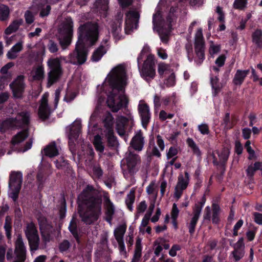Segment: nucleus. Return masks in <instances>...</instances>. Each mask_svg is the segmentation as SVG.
<instances>
[{
	"label": "nucleus",
	"instance_id": "obj_1",
	"mask_svg": "<svg viewBox=\"0 0 262 262\" xmlns=\"http://www.w3.org/2000/svg\"><path fill=\"white\" fill-rule=\"evenodd\" d=\"M102 199L92 185H88L77 198L78 212L81 220L91 225L97 221L102 210Z\"/></svg>",
	"mask_w": 262,
	"mask_h": 262
},
{
	"label": "nucleus",
	"instance_id": "obj_2",
	"mask_svg": "<svg viewBox=\"0 0 262 262\" xmlns=\"http://www.w3.org/2000/svg\"><path fill=\"white\" fill-rule=\"evenodd\" d=\"M125 75L124 67L120 64L114 68L107 77L112 90L107 95L106 103L113 112H117L122 108H126L128 106L127 97L124 95H119L120 92L124 93Z\"/></svg>",
	"mask_w": 262,
	"mask_h": 262
},
{
	"label": "nucleus",
	"instance_id": "obj_3",
	"mask_svg": "<svg viewBox=\"0 0 262 262\" xmlns=\"http://www.w3.org/2000/svg\"><path fill=\"white\" fill-rule=\"evenodd\" d=\"M99 27L97 23L87 21L81 24L77 29L78 40L73 53L79 64L86 60L88 51L86 46L92 47L97 42L99 36Z\"/></svg>",
	"mask_w": 262,
	"mask_h": 262
},
{
	"label": "nucleus",
	"instance_id": "obj_4",
	"mask_svg": "<svg viewBox=\"0 0 262 262\" xmlns=\"http://www.w3.org/2000/svg\"><path fill=\"white\" fill-rule=\"evenodd\" d=\"M149 49L148 47L144 46L137 57L138 67L140 75L148 82L153 79L156 76L155 56L152 54L148 55L144 60L142 67H141V62L145 54L149 52Z\"/></svg>",
	"mask_w": 262,
	"mask_h": 262
},
{
	"label": "nucleus",
	"instance_id": "obj_5",
	"mask_svg": "<svg viewBox=\"0 0 262 262\" xmlns=\"http://www.w3.org/2000/svg\"><path fill=\"white\" fill-rule=\"evenodd\" d=\"M26 248L22 237L19 235L15 244V249L9 248L6 253L8 262H25L26 259Z\"/></svg>",
	"mask_w": 262,
	"mask_h": 262
},
{
	"label": "nucleus",
	"instance_id": "obj_6",
	"mask_svg": "<svg viewBox=\"0 0 262 262\" xmlns=\"http://www.w3.org/2000/svg\"><path fill=\"white\" fill-rule=\"evenodd\" d=\"M47 65L50 71L48 73L47 86L50 88L59 80L62 75L63 71L61 61L58 58L49 59Z\"/></svg>",
	"mask_w": 262,
	"mask_h": 262
},
{
	"label": "nucleus",
	"instance_id": "obj_7",
	"mask_svg": "<svg viewBox=\"0 0 262 262\" xmlns=\"http://www.w3.org/2000/svg\"><path fill=\"white\" fill-rule=\"evenodd\" d=\"M194 50L198 57V59L195 60V62L197 65L200 66L205 58V41L201 28L199 29L195 34Z\"/></svg>",
	"mask_w": 262,
	"mask_h": 262
},
{
	"label": "nucleus",
	"instance_id": "obj_8",
	"mask_svg": "<svg viewBox=\"0 0 262 262\" xmlns=\"http://www.w3.org/2000/svg\"><path fill=\"white\" fill-rule=\"evenodd\" d=\"M165 20L163 18L162 12L160 10H157L152 16V24L154 29H157V32L159 35L160 39L163 43H167L168 41V34L164 31Z\"/></svg>",
	"mask_w": 262,
	"mask_h": 262
},
{
	"label": "nucleus",
	"instance_id": "obj_9",
	"mask_svg": "<svg viewBox=\"0 0 262 262\" xmlns=\"http://www.w3.org/2000/svg\"><path fill=\"white\" fill-rule=\"evenodd\" d=\"M140 18V14L135 10H129L125 13L124 31L129 34L134 29H137Z\"/></svg>",
	"mask_w": 262,
	"mask_h": 262
},
{
	"label": "nucleus",
	"instance_id": "obj_10",
	"mask_svg": "<svg viewBox=\"0 0 262 262\" xmlns=\"http://www.w3.org/2000/svg\"><path fill=\"white\" fill-rule=\"evenodd\" d=\"M124 160L129 174L133 175L138 171V166L141 163V158L139 155L128 150V154Z\"/></svg>",
	"mask_w": 262,
	"mask_h": 262
},
{
	"label": "nucleus",
	"instance_id": "obj_11",
	"mask_svg": "<svg viewBox=\"0 0 262 262\" xmlns=\"http://www.w3.org/2000/svg\"><path fill=\"white\" fill-rule=\"evenodd\" d=\"M10 88L12 92L13 96L15 98H22L24 93L26 84L25 76L19 75L10 84Z\"/></svg>",
	"mask_w": 262,
	"mask_h": 262
},
{
	"label": "nucleus",
	"instance_id": "obj_12",
	"mask_svg": "<svg viewBox=\"0 0 262 262\" xmlns=\"http://www.w3.org/2000/svg\"><path fill=\"white\" fill-rule=\"evenodd\" d=\"M138 111L141 120L142 125L144 128L146 129L151 118L149 105L146 103H140L138 106Z\"/></svg>",
	"mask_w": 262,
	"mask_h": 262
},
{
	"label": "nucleus",
	"instance_id": "obj_13",
	"mask_svg": "<svg viewBox=\"0 0 262 262\" xmlns=\"http://www.w3.org/2000/svg\"><path fill=\"white\" fill-rule=\"evenodd\" d=\"M144 144V137L142 130H140L132 138L130 142V147L135 150L140 152L143 150Z\"/></svg>",
	"mask_w": 262,
	"mask_h": 262
},
{
	"label": "nucleus",
	"instance_id": "obj_14",
	"mask_svg": "<svg viewBox=\"0 0 262 262\" xmlns=\"http://www.w3.org/2000/svg\"><path fill=\"white\" fill-rule=\"evenodd\" d=\"M74 23L71 17H67L60 29L61 35L73 36Z\"/></svg>",
	"mask_w": 262,
	"mask_h": 262
},
{
	"label": "nucleus",
	"instance_id": "obj_15",
	"mask_svg": "<svg viewBox=\"0 0 262 262\" xmlns=\"http://www.w3.org/2000/svg\"><path fill=\"white\" fill-rule=\"evenodd\" d=\"M23 182V173L20 171H12L9 176V187L12 186L21 187Z\"/></svg>",
	"mask_w": 262,
	"mask_h": 262
},
{
	"label": "nucleus",
	"instance_id": "obj_16",
	"mask_svg": "<svg viewBox=\"0 0 262 262\" xmlns=\"http://www.w3.org/2000/svg\"><path fill=\"white\" fill-rule=\"evenodd\" d=\"M48 177L49 174L46 169L42 168L38 169L36 175V183L39 191L43 189Z\"/></svg>",
	"mask_w": 262,
	"mask_h": 262
},
{
	"label": "nucleus",
	"instance_id": "obj_17",
	"mask_svg": "<svg viewBox=\"0 0 262 262\" xmlns=\"http://www.w3.org/2000/svg\"><path fill=\"white\" fill-rule=\"evenodd\" d=\"M244 239L243 237H241L238 241L233 245L234 250L232 251V254L236 261L239 260L243 256L244 253L241 251L242 248L245 247Z\"/></svg>",
	"mask_w": 262,
	"mask_h": 262
},
{
	"label": "nucleus",
	"instance_id": "obj_18",
	"mask_svg": "<svg viewBox=\"0 0 262 262\" xmlns=\"http://www.w3.org/2000/svg\"><path fill=\"white\" fill-rule=\"evenodd\" d=\"M122 19H116L111 25L112 33L116 41L121 39L120 33L122 30Z\"/></svg>",
	"mask_w": 262,
	"mask_h": 262
},
{
	"label": "nucleus",
	"instance_id": "obj_19",
	"mask_svg": "<svg viewBox=\"0 0 262 262\" xmlns=\"http://www.w3.org/2000/svg\"><path fill=\"white\" fill-rule=\"evenodd\" d=\"M41 154L50 158L57 156L59 154V151L55 142H51L47 145L41 150Z\"/></svg>",
	"mask_w": 262,
	"mask_h": 262
},
{
	"label": "nucleus",
	"instance_id": "obj_20",
	"mask_svg": "<svg viewBox=\"0 0 262 262\" xmlns=\"http://www.w3.org/2000/svg\"><path fill=\"white\" fill-rule=\"evenodd\" d=\"M250 70H237L232 80V82L236 86H240L244 82L246 77L249 74Z\"/></svg>",
	"mask_w": 262,
	"mask_h": 262
},
{
	"label": "nucleus",
	"instance_id": "obj_21",
	"mask_svg": "<svg viewBox=\"0 0 262 262\" xmlns=\"http://www.w3.org/2000/svg\"><path fill=\"white\" fill-rule=\"evenodd\" d=\"M14 120L15 123L21 126H28L30 123V114L27 112H21L18 113Z\"/></svg>",
	"mask_w": 262,
	"mask_h": 262
},
{
	"label": "nucleus",
	"instance_id": "obj_22",
	"mask_svg": "<svg viewBox=\"0 0 262 262\" xmlns=\"http://www.w3.org/2000/svg\"><path fill=\"white\" fill-rule=\"evenodd\" d=\"M210 83L213 90L212 95L213 96L215 97L219 94L222 88V85L220 82L218 75L214 76H211Z\"/></svg>",
	"mask_w": 262,
	"mask_h": 262
},
{
	"label": "nucleus",
	"instance_id": "obj_23",
	"mask_svg": "<svg viewBox=\"0 0 262 262\" xmlns=\"http://www.w3.org/2000/svg\"><path fill=\"white\" fill-rule=\"evenodd\" d=\"M37 7L38 11H39V16L41 18L46 17L50 13L51 7L50 5L41 2L37 4Z\"/></svg>",
	"mask_w": 262,
	"mask_h": 262
},
{
	"label": "nucleus",
	"instance_id": "obj_24",
	"mask_svg": "<svg viewBox=\"0 0 262 262\" xmlns=\"http://www.w3.org/2000/svg\"><path fill=\"white\" fill-rule=\"evenodd\" d=\"M24 232L27 238H29L30 237L39 235L37 227L33 222H31L27 224Z\"/></svg>",
	"mask_w": 262,
	"mask_h": 262
},
{
	"label": "nucleus",
	"instance_id": "obj_25",
	"mask_svg": "<svg viewBox=\"0 0 262 262\" xmlns=\"http://www.w3.org/2000/svg\"><path fill=\"white\" fill-rule=\"evenodd\" d=\"M106 53V50L103 45H100L93 53L91 60L94 62L99 61L102 56Z\"/></svg>",
	"mask_w": 262,
	"mask_h": 262
},
{
	"label": "nucleus",
	"instance_id": "obj_26",
	"mask_svg": "<svg viewBox=\"0 0 262 262\" xmlns=\"http://www.w3.org/2000/svg\"><path fill=\"white\" fill-rule=\"evenodd\" d=\"M252 42L259 49L262 48V30L257 29L252 34Z\"/></svg>",
	"mask_w": 262,
	"mask_h": 262
},
{
	"label": "nucleus",
	"instance_id": "obj_27",
	"mask_svg": "<svg viewBox=\"0 0 262 262\" xmlns=\"http://www.w3.org/2000/svg\"><path fill=\"white\" fill-rule=\"evenodd\" d=\"M185 178L182 174H180L178 177V182L176 187L182 189H186L188 186L189 181V174L188 172L185 171Z\"/></svg>",
	"mask_w": 262,
	"mask_h": 262
},
{
	"label": "nucleus",
	"instance_id": "obj_28",
	"mask_svg": "<svg viewBox=\"0 0 262 262\" xmlns=\"http://www.w3.org/2000/svg\"><path fill=\"white\" fill-rule=\"evenodd\" d=\"M81 128L80 122H76L75 125L71 127L69 135L70 140L73 139L77 140L80 134Z\"/></svg>",
	"mask_w": 262,
	"mask_h": 262
},
{
	"label": "nucleus",
	"instance_id": "obj_29",
	"mask_svg": "<svg viewBox=\"0 0 262 262\" xmlns=\"http://www.w3.org/2000/svg\"><path fill=\"white\" fill-rule=\"evenodd\" d=\"M28 133L27 131H20L13 137L11 140V144L14 146L16 145L23 142L28 137Z\"/></svg>",
	"mask_w": 262,
	"mask_h": 262
},
{
	"label": "nucleus",
	"instance_id": "obj_30",
	"mask_svg": "<svg viewBox=\"0 0 262 262\" xmlns=\"http://www.w3.org/2000/svg\"><path fill=\"white\" fill-rule=\"evenodd\" d=\"M68 229L76 239L77 243L79 244L80 243V238L78 234L77 223L73 218L70 221Z\"/></svg>",
	"mask_w": 262,
	"mask_h": 262
},
{
	"label": "nucleus",
	"instance_id": "obj_31",
	"mask_svg": "<svg viewBox=\"0 0 262 262\" xmlns=\"http://www.w3.org/2000/svg\"><path fill=\"white\" fill-rule=\"evenodd\" d=\"M178 7L172 6L170 7L168 15L166 17V20L168 23V27L171 28L172 23L177 17Z\"/></svg>",
	"mask_w": 262,
	"mask_h": 262
},
{
	"label": "nucleus",
	"instance_id": "obj_32",
	"mask_svg": "<svg viewBox=\"0 0 262 262\" xmlns=\"http://www.w3.org/2000/svg\"><path fill=\"white\" fill-rule=\"evenodd\" d=\"M50 108L49 106H42L40 105L38 108V116L42 120L48 119L50 115Z\"/></svg>",
	"mask_w": 262,
	"mask_h": 262
},
{
	"label": "nucleus",
	"instance_id": "obj_33",
	"mask_svg": "<svg viewBox=\"0 0 262 262\" xmlns=\"http://www.w3.org/2000/svg\"><path fill=\"white\" fill-rule=\"evenodd\" d=\"M15 120L14 119H7L0 123V131L5 133L7 130L12 128L14 126Z\"/></svg>",
	"mask_w": 262,
	"mask_h": 262
},
{
	"label": "nucleus",
	"instance_id": "obj_34",
	"mask_svg": "<svg viewBox=\"0 0 262 262\" xmlns=\"http://www.w3.org/2000/svg\"><path fill=\"white\" fill-rule=\"evenodd\" d=\"M27 239L31 251H35L38 249L40 241L39 235L30 237Z\"/></svg>",
	"mask_w": 262,
	"mask_h": 262
},
{
	"label": "nucleus",
	"instance_id": "obj_35",
	"mask_svg": "<svg viewBox=\"0 0 262 262\" xmlns=\"http://www.w3.org/2000/svg\"><path fill=\"white\" fill-rule=\"evenodd\" d=\"M135 200V192L134 190H130L129 193H128L125 199V204L127 206V209L130 211L133 210V204Z\"/></svg>",
	"mask_w": 262,
	"mask_h": 262
},
{
	"label": "nucleus",
	"instance_id": "obj_36",
	"mask_svg": "<svg viewBox=\"0 0 262 262\" xmlns=\"http://www.w3.org/2000/svg\"><path fill=\"white\" fill-rule=\"evenodd\" d=\"M73 36L61 35L59 37V42L62 49H66L71 43Z\"/></svg>",
	"mask_w": 262,
	"mask_h": 262
},
{
	"label": "nucleus",
	"instance_id": "obj_37",
	"mask_svg": "<svg viewBox=\"0 0 262 262\" xmlns=\"http://www.w3.org/2000/svg\"><path fill=\"white\" fill-rule=\"evenodd\" d=\"M125 225H121L117 227L114 231V236L116 241L123 240V236L126 231Z\"/></svg>",
	"mask_w": 262,
	"mask_h": 262
},
{
	"label": "nucleus",
	"instance_id": "obj_38",
	"mask_svg": "<svg viewBox=\"0 0 262 262\" xmlns=\"http://www.w3.org/2000/svg\"><path fill=\"white\" fill-rule=\"evenodd\" d=\"M4 228L6 232V235L8 239H11L12 236V224L9 216H7L5 219Z\"/></svg>",
	"mask_w": 262,
	"mask_h": 262
},
{
	"label": "nucleus",
	"instance_id": "obj_39",
	"mask_svg": "<svg viewBox=\"0 0 262 262\" xmlns=\"http://www.w3.org/2000/svg\"><path fill=\"white\" fill-rule=\"evenodd\" d=\"M93 144L97 151L100 153H102L104 151V146L102 141V138L100 135H97L94 137Z\"/></svg>",
	"mask_w": 262,
	"mask_h": 262
},
{
	"label": "nucleus",
	"instance_id": "obj_40",
	"mask_svg": "<svg viewBox=\"0 0 262 262\" xmlns=\"http://www.w3.org/2000/svg\"><path fill=\"white\" fill-rule=\"evenodd\" d=\"M21 25V22L19 20H14L5 30V33L6 35H10L13 32H16Z\"/></svg>",
	"mask_w": 262,
	"mask_h": 262
},
{
	"label": "nucleus",
	"instance_id": "obj_41",
	"mask_svg": "<svg viewBox=\"0 0 262 262\" xmlns=\"http://www.w3.org/2000/svg\"><path fill=\"white\" fill-rule=\"evenodd\" d=\"M103 122L104 123V126L105 127L107 131L110 129H113L114 118L111 113H108L105 115Z\"/></svg>",
	"mask_w": 262,
	"mask_h": 262
},
{
	"label": "nucleus",
	"instance_id": "obj_42",
	"mask_svg": "<svg viewBox=\"0 0 262 262\" xmlns=\"http://www.w3.org/2000/svg\"><path fill=\"white\" fill-rule=\"evenodd\" d=\"M106 136L107 139L108 145L110 147H115L117 143V137L114 135L113 129L107 131Z\"/></svg>",
	"mask_w": 262,
	"mask_h": 262
},
{
	"label": "nucleus",
	"instance_id": "obj_43",
	"mask_svg": "<svg viewBox=\"0 0 262 262\" xmlns=\"http://www.w3.org/2000/svg\"><path fill=\"white\" fill-rule=\"evenodd\" d=\"M10 10L8 6L4 4L0 5V20H6L9 16Z\"/></svg>",
	"mask_w": 262,
	"mask_h": 262
},
{
	"label": "nucleus",
	"instance_id": "obj_44",
	"mask_svg": "<svg viewBox=\"0 0 262 262\" xmlns=\"http://www.w3.org/2000/svg\"><path fill=\"white\" fill-rule=\"evenodd\" d=\"M217 154L220 158V160L222 164H225L227 162L229 157V149L227 148H224L220 153L217 151Z\"/></svg>",
	"mask_w": 262,
	"mask_h": 262
},
{
	"label": "nucleus",
	"instance_id": "obj_45",
	"mask_svg": "<svg viewBox=\"0 0 262 262\" xmlns=\"http://www.w3.org/2000/svg\"><path fill=\"white\" fill-rule=\"evenodd\" d=\"M105 205L106 207L105 214H115V207L108 197H105Z\"/></svg>",
	"mask_w": 262,
	"mask_h": 262
},
{
	"label": "nucleus",
	"instance_id": "obj_46",
	"mask_svg": "<svg viewBox=\"0 0 262 262\" xmlns=\"http://www.w3.org/2000/svg\"><path fill=\"white\" fill-rule=\"evenodd\" d=\"M169 68L167 64L164 63H160L158 64V72L160 78H163L164 75L169 73Z\"/></svg>",
	"mask_w": 262,
	"mask_h": 262
},
{
	"label": "nucleus",
	"instance_id": "obj_47",
	"mask_svg": "<svg viewBox=\"0 0 262 262\" xmlns=\"http://www.w3.org/2000/svg\"><path fill=\"white\" fill-rule=\"evenodd\" d=\"M45 76L44 68L42 66H38L33 75V79L35 80H41L43 79Z\"/></svg>",
	"mask_w": 262,
	"mask_h": 262
},
{
	"label": "nucleus",
	"instance_id": "obj_48",
	"mask_svg": "<svg viewBox=\"0 0 262 262\" xmlns=\"http://www.w3.org/2000/svg\"><path fill=\"white\" fill-rule=\"evenodd\" d=\"M71 247L70 242L67 239H64L59 244L58 249L60 253H63L67 252Z\"/></svg>",
	"mask_w": 262,
	"mask_h": 262
},
{
	"label": "nucleus",
	"instance_id": "obj_49",
	"mask_svg": "<svg viewBox=\"0 0 262 262\" xmlns=\"http://www.w3.org/2000/svg\"><path fill=\"white\" fill-rule=\"evenodd\" d=\"M223 123L225 125V128L227 129H230L234 126V124L230 119V115L229 113H226L223 118Z\"/></svg>",
	"mask_w": 262,
	"mask_h": 262
},
{
	"label": "nucleus",
	"instance_id": "obj_50",
	"mask_svg": "<svg viewBox=\"0 0 262 262\" xmlns=\"http://www.w3.org/2000/svg\"><path fill=\"white\" fill-rule=\"evenodd\" d=\"M54 163L57 169H64L66 168H67L68 161L64 160L62 157H60L58 160L54 161Z\"/></svg>",
	"mask_w": 262,
	"mask_h": 262
},
{
	"label": "nucleus",
	"instance_id": "obj_51",
	"mask_svg": "<svg viewBox=\"0 0 262 262\" xmlns=\"http://www.w3.org/2000/svg\"><path fill=\"white\" fill-rule=\"evenodd\" d=\"M199 218L195 216H192L190 222L188 224V228L189 229V232L191 235L194 233L195 231L196 225L198 223Z\"/></svg>",
	"mask_w": 262,
	"mask_h": 262
},
{
	"label": "nucleus",
	"instance_id": "obj_52",
	"mask_svg": "<svg viewBox=\"0 0 262 262\" xmlns=\"http://www.w3.org/2000/svg\"><path fill=\"white\" fill-rule=\"evenodd\" d=\"M248 4V0H235L233 3V8L236 9L243 10Z\"/></svg>",
	"mask_w": 262,
	"mask_h": 262
},
{
	"label": "nucleus",
	"instance_id": "obj_53",
	"mask_svg": "<svg viewBox=\"0 0 262 262\" xmlns=\"http://www.w3.org/2000/svg\"><path fill=\"white\" fill-rule=\"evenodd\" d=\"M37 221L40 230L45 229L48 226V221L47 218L42 214L39 215L37 217Z\"/></svg>",
	"mask_w": 262,
	"mask_h": 262
},
{
	"label": "nucleus",
	"instance_id": "obj_54",
	"mask_svg": "<svg viewBox=\"0 0 262 262\" xmlns=\"http://www.w3.org/2000/svg\"><path fill=\"white\" fill-rule=\"evenodd\" d=\"M125 123L123 122H118L116 124V130L118 135L123 137L125 135Z\"/></svg>",
	"mask_w": 262,
	"mask_h": 262
},
{
	"label": "nucleus",
	"instance_id": "obj_55",
	"mask_svg": "<svg viewBox=\"0 0 262 262\" xmlns=\"http://www.w3.org/2000/svg\"><path fill=\"white\" fill-rule=\"evenodd\" d=\"M21 188V187H20V186H15L10 193V197L12 198L14 202H16L18 200Z\"/></svg>",
	"mask_w": 262,
	"mask_h": 262
},
{
	"label": "nucleus",
	"instance_id": "obj_56",
	"mask_svg": "<svg viewBox=\"0 0 262 262\" xmlns=\"http://www.w3.org/2000/svg\"><path fill=\"white\" fill-rule=\"evenodd\" d=\"M166 85L168 87L173 86L176 84V76L174 73H172L166 79L165 82Z\"/></svg>",
	"mask_w": 262,
	"mask_h": 262
},
{
	"label": "nucleus",
	"instance_id": "obj_57",
	"mask_svg": "<svg viewBox=\"0 0 262 262\" xmlns=\"http://www.w3.org/2000/svg\"><path fill=\"white\" fill-rule=\"evenodd\" d=\"M48 49L50 52L54 53L58 51V46L57 43L52 40H50L48 44Z\"/></svg>",
	"mask_w": 262,
	"mask_h": 262
},
{
	"label": "nucleus",
	"instance_id": "obj_58",
	"mask_svg": "<svg viewBox=\"0 0 262 262\" xmlns=\"http://www.w3.org/2000/svg\"><path fill=\"white\" fill-rule=\"evenodd\" d=\"M66 203L65 200H64L61 203L59 209L60 219H63L66 217Z\"/></svg>",
	"mask_w": 262,
	"mask_h": 262
},
{
	"label": "nucleus",
	"instance_id": "obj_59",
	"mask_svg": "<svg viewBox=\"0 0 262 262\" xmlns=\"http://www.w3.org/2000/svg\"><path fill=\"white\" fill-rule=\"evenodd\" d=\"M93 172L94 176L98 179L100 178L103 173L102 169L99 166H94L93 167Z\"/></svg>",
	"mask_w": 262,
	"mask_h": 262
},
{
	"label": "nucleus",
	"instance_id": "obj_60",
	"mask_svg": "<svg viewBox=\"0 0 262 262\" xmlns=\"http://www.w3.org/2000/svg\"><path fill=\"white\" fill-rule=\"evenodd\" d=\"M198 130L203 135H208L210 133L208 125L206 123L198 125Z\"/></svg>",
	"mask_w": 262,
	"mask_h": 262
},
{
	"label": "nucleus",
	"instance_id": "obj_61",
	"mask_svg": "<svg viewBox=\"0 0 262 262\" xmlns=\"http://www.w3.org/2000/svg\"><path fill=\"white\" fill-rule=\"evenodd\" d=\"M147 208V205L145 201H141L137 207V213L140 214L143 213Z\"/></svg>",
	"mask_w": 262,
	"mask_h": 262
},
{
	"label": "nucleus",
	"instance_id": "obj_62",
	"mask_svg": "<svg viewBox=\"0 0 262 262\" xmlns=\"http://www.w3.org/2000/svg\"><path fill=\"white\" fill-rule=\"evenodd\" d=\"M178 153V151L177 148L174 146H171L167 153V159H170L175 156H176Z\"/></svg>",
	"mask_w": 262,
	"mask_h": 262
},
{
	"label": "nucleus",
	"instance_id": "obj_63",
	"mask_svg": "<svg viewBox=\"0 0 262 262\" xmlns=\"http://www.w3.org/2000/svg\"><path fill=\"white\" fill-rule=\"evenodd\" d=\"M25 17L27 24L30 25L33 23L34 17L31 12L27 11L25 14Z\"/></svg>",
	"mask_w": 262,
	"mask_h": 262
},
{
	"label": "nucleus",
	"instance_id": "obj_64",
	"mask_svg": "<svg viewBox=\"0 0 262 262\" xmlns=\"http://www.w3.org/2000/svg\"><path fill=\"white\" fill-rule=\"evenodd\" d=\"M226 56L224 54L221 55L215 60V63L219 67H223L226 60Z\"/></svg>",
	"mask_w": 262,
	"mask_h": 262
}]
</instances>
